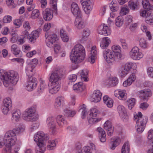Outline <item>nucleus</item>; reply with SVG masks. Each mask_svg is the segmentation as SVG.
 Returning a JSON list of instances; mask_svg holds the SVG:
<instances>
[{
  "instance_id": "11",
  "label": "nucleus",
  "mask_w": 153,
  "mask_h": 153,
  "mask_svg": "<svg viewBox=\"0 0 153 153\" xmlns=\"http://www.w3.org/2000/svg\"><path fill=\"white\" fill-rule=\"evenodd\" d=\"M45 37L46 43L47 46L49 47H51L53 44L55 42L57 39V36L55 34L48 35V33H46Z\"/></svg>"
},
{
  "instance_id": "54",
  "label": "nucleus",
  "mask_w": 153,
  "mask_h": 153,
  "mask_svg": "<svg viewBox=\"0 0 153 153\" xmlns=\"http://www.w3.org/2000/svg\"><path fill=\"white\" fill-rule=\"evenodd\" d=\"M56 146L55 141L53 140L49 141V144L47 146V149L49 150H53Z\"/></svg>"
},
{
  "instance_id": "9",
  "label": "nucleus",
  "mask_w": 153,
  "mask_h": 153,
  "mask_svg": "<svg viewBox=\"0 0 153 153\" xmlns=\"http://www.w3.org/2000/svg\"><path fill=\"white\" fill-rule=\"evenodd\" d=\"M129 55L131 58L135 60H139L143 56L141 52L139 51V49L137 47L133 48L129 52Z\"/></svg>"
},
{
  "instance_id": "61",
  "label": "nucleus",
  "mask_w": 153,
  "mask_h": 153,
  "mask_svg": "<svg viewBox=\"0 0 153 153\" xmlns=\"http://www.w3.org/2000/svg\"><path fill=\"white\" fill-rule=\"evenodd\" d=\"M147 73L149 77L153 78V68H149L147 69Z\"/></svg>"
},
{
  "instance_id": "51",
  "label": "nucleus",
  "mask_w": 153,
  "mask_h": 153,
  "mask_svg": "<svg viewBox=\"0 0 153 153\" xmlns=\"http://www.w3.org/2000/svg\"><path fill=\"white\" fill-rule=\"evenodd\" d=\"M127 102L128 108L131 110L134 105L135 102V99L134 98H131L127 100Z\"/></svg>"
},
{
  "instance_id": "23",
  "label": "nucleus",
  "mask_w": 153,
  "mask_h": 153,
  "mask_svg": "<svg viewBox=\"0 0 153 153\" xmlns=\"http://www.w3.org/2000/svg\"><path fill=\"white\" fill-rule=\"evenodd\" d=\"M117 108L120 115L122 118L127 119L128 117L124 107L122 105H119L118 106Z\"/></svg>"
},
{
  "instance_id": "14",
  "label": "nucleus",
  "mask_w": 153,
  "mask_h": 153,
  "mask_svg": "<svg viewBox=\"0 0 153 153\" xmlns=\"http://www.w3.org/2000/svg\"><path fill=\"white\" fill-rule=\"evenodd\" d=\"M99 34L104 35L105 36L109 35L111 33V31L107 26L101 25L99 26L97 29Z\"/></svg>"
},
{
  "instance_id": "60",
  "label": "nucleus",
  "mask_w": 153,
  "mask_h": 153,
  "mask_svg": "<svg viewBox=\"0 0 153 153\" xmlns=\"http://www.w3.org/2000/svg\"><path fill=\"white\" fill-rule=\"evenodd\" d=\"M13 23L16 28L19 27L22 25V22L20 19H16L14 21Z\"/></svg>"
},
{
  "instance_id": "64",
  "label": "nucleus",
  "mask_w": 153,
  "mask_h": 153,
  "mask_svg": "<svg viewBox=\"0 0 153 153\" xmlns=\"http://www.w3.org/2000/svg\"><path fill=\"white\" fill-rule=\"evenodd\" d=\"M149 18V19H146L145 20L146 23L150 24L153 23V14L151 13V15Z\"/></svg>"
},
{
  "instance_id": "32",
  "label": "nucleus",
  "mask_w": 153,
  "mask_h": 153,
  "mask_svg": "<svg viewBox=\"0 0 153 153\" xmlns=\"http://www.w3.org/2000/svg\"><path fill=\"white\" fill-rule=\"evenodd\" d=\"M56 120L57 123L59 126H62L66 123V121L62 115H58L56 118Z\"/></svg>"
},
{
  "instance_id": "1",
  "label": "nucleus",
  "mask_w": 153,
  "mask_h": 153,
  "mask_svg": "<svg viewBox=\"0 0 153 153\" xmlns=\"http://www.w3.org/2000/svg\"><path fill=\"white\" fill-rule=\"evenodd\" d=\"M63 74V70L62 69H56L51 74L49 79L50 93L52 94H56L59 91V82Z\"/></svg>"
},
{
  "instance_id": "7",
  "label": "nucleus",
  "mask_w": 153,
  "mask_h": 153,
  "mask_svg": "<svg viewBox=\"0 0 153 153\" xmlns=\"http://www.w3.org/2000/svg\"><path fill=\"white\" fill-rule=\"evenodd\" d=\"M23 117L26 121H34L38 119L39 116L35 113V110L33 108H30L23 113Z\"/></svg>"
},
{
  "instance_id": "25",
  "label": "nucleus",
  "mask_w": 153,
  "mask_h": 153,
  "mask_svg": "<svg viewBox=\"0 0 153 153\" xmlns=\"http://www.w3.org/2000/svg\"><path fill=\"white\" fill-rule=\"evenodd\" d=\"M140 93L144 101L147 100L148 97L152 95L151 91L149 89H144L140 91Z\"/></svg>"
},
{
  "instance_id": "34",
  "label": "nucleus",
  "mask_w": 153,
  "mask_h": 153,
  "mask_svg": "<svg viewBox=\"0 0 153 153\" xmlns=\"http://www.w3.org/2000/svg\"><path fill=\"white\" fill-rule=\"evenodd\" d=\"M37 146L36 148V153H43L45 150L44 147V143H37Z\"/></svg>"
},
{
  "instance_id": "48",
  "label": "nucleus",
  "mask_w": 153,
  "mask_h": 153,
  "mask_svg": "<svg viewBox=\"0 0 153 153\" xmlns=\"http://www.w3.org/2000/svg\"><path fill=\"white\" fill-rule=\"evenodd\" d=\"M11 51L15 55H18L20 52L17 45L15 44H13L12 45Z\"/></svg>"
},
{
  "instance_id": "53",
  "label": "nucleus",
  "mask_w": 153,
  "mask_h": 153,
  "mask_svg": "<svg viewBox=\"0 0 153 153\" xmlns=\"http://www.w3.org/2000/svg\"><path fill=\"white\" fill-rule=\"evenodd\" d=\"M121 73L120 75L121 76L124 77L127 74L129 71V70L127 68L124 66L122 67L120 70Z\"/></svg>"
},
{
  "instance_id": "16",
  "label": "nucleus",
  "mask_w": 153,
  "mask_h": 153,
  "mask_svg": "<svg viewBox=\"0 0 153 153\" xmlns=\"http://www.w3.org/2000/svg\"><path fill=\"white\" fill-rule=\"evenodd\" d=\"M71 11L73 14L76 17H82L80 10L77 4L75 3H73L71 5Z\"/></svg>"
},
{
  "instance_id": "29",
  "label": "nucleus",
  "mask_w": 153,
  "mask_h": 153,
  "mask_svg": "<svg viewBox=\"0 0 153 153\" xmlns=\"http://www.w3.org/2000/svg\"><path fill=\"white\" fill-rule=\"evenodd\" d=\"M64 102V98L62 97H57L56 100L55 107L56 109L59 108L62 106Z\"/></svg>"
},
{
  "instance_id": "38",
  "label": "nucleus",
  "mask_w": 153,
  "mask_h": 153,
  "mask_svg": "<svg viewBox=\"0 0 153 153\" xmlns=\"http://www.w3.org/2000/svg\"><path fill=\"white\" fill-rule=\"evenodd\" d=\"M37 85V82H27V85L26 86V89L28 91H31L35 88Z\"/></svg>"
},
{
  "instance_id": "43",
  "label": "nucleus",
  "mask_w": 153,
  "mask_h": 153,
  "mask_svg": "<svg viewBox=\"0 0 153 153\" xmlns=\"http://www.w3.org/2000/svg\"><path fill=\"white\" fill-rule=\"evenodd\" d=\"M47 84H46L45 82L43 80H41L38 89V91L39 93L42 92L47 88Z\"/></svg>"
},
{
  "instance_id": "4",
  "label": "nucleus",
  "mask_w": 153,
  "mask_h": 153,
  "mask_svg": "<svg viewBox=\"0 0 153 153\" xmlns=\"http://www.w3.org/2000/svg\"><path fill=\"white\" fill-rule=\"evenodd\" d=\"M25 129L23 127H19L13 128L12 130H10L7 132L5 134L4 137V141L7 143L6 146L8 145L11 146L15 143L16 141V135L23 132Z\"/></svg>"
},
{
  "instance_id": "63",
  "label": "nucleus",
  "mask_w": 153,
  "mask_h": 153,
  "mask_svg": "<svg viewBox=\"0 0 153 153\" xmlns=\"http://www.w3.org/2000/svg\"><path fill=\"white\" fill-rule=\"evenodd\" d=\"M149 106L148 104L146 102L142 103L140 104V108L143 110H145L147 109Z\"/></svg>"
},
{
  "instance_id": "26",
  "label": "nucleus",
  "mask_w": 153,
  "mask_h": 153,
  "mask_svg": "<svg viewBox=\"0 0 153 153\" xmlns=\"http://www.w3.org/2000/svg\"><path fill=\"white\" fill-rule=\"evenodd\" d=\"M136 79V76L134 74H132L123 83L124 86L126 87L130 85Z\"/></svg>"
},
{
  "instance_id": "2",
  "label": "nucleus",
  "mask_w": 153,
  "mask_h": 153,
  "mask_svg": "<svg viewBox=\"0 0 153 153\" xmlns=\"http://www.w3.org/2000/svg\"><path fill=\"white\" fill-rule=\"evenodd\" d=\"M19 77L17 72L12 71L10 72H5L0 70V79L6 87H8L11 83L13 85L16 84Z\"/></svg>"
},
{
  "instance_id": "20",
  "label": "nucleus",
  "mask_w": 153,
  "mask_h": 153,
  "mask_svg": "<svg viewBox=\"0 0 153 153\" xmlns=\"http://www.w3.org/2000/svg\"><path fill=\"white\" fill-rule=\"evenodd\" d=\"M114 94L120 100H125L126 98V91L124 90H116L114 91Z\"/></svg>"
},
{
  "instance_id": "58",
  "label": "nucleus",
  "mask_w": 153,
  "mask_h": 153,
  "mask_svg": "<svg viewBox=\"0 0 153 153\" xmlns=\"http://www.w3.org/2000/svg\"><path fill=\"white\" fill-rule=\"evenodd\" d=\"M12 19V17L10 16H4L3 19V22L4 23H8L10 22Z\"/></svg>"
},
{
  "instance_id": "40",
  "label": "nucleus",
  "mask_w": 153,
  "mask_h": 153,
  "mask_svg": "<svg viewBox=\"0 0 153 153\" xmlns=\"http://www.w3.org/2000/svg\"><path fill=\"white\" fill-rule=\"evenodd\" d=\"M79 111L80 113H81L82 118L84 119L87 114V110L86 106L85 105L81 106Z\"/></svg>"
},
{
  "instance_id": "3",
  "label": "nucleus",
  "mask_w": 153,
  "mask_h": 153,
  "mask_svg": "<svg viewBox=\"0 0 153 153\" xmlns=\"http://www.w3.org/2000/svg\"><path fill=\"white\" fill-rule=\"evenodd\" d=\"M85 53L84 47L80 44L76 45L72 49L70 55L71 60L75 63L82 61L85 58Z\"/></svg>"
},
{
  "instance_id": "30",
  "label": "nucleus",
  "mask_w": 153,
  "mask_h": 153,
  "mask_svg": "<svg viewBox=\"0 0 153 153\" xmlns=\"http://www.w3.org/2000/svg\"><path fill=\"white\" fill-rule=\"evenodd\" d=\"M38 63V60L34 58L32 59V61L30 62V64L29 65V67L27 68V69H26L27 72L28 73L32 72L35 66Z\"/></svg>"
},
{
  "instance_id": "50",
  "label": "nucleus",
  "mask_w": 153,
  "mask_h": 153,
  "mask_svg": "<svg viewBox=\"0 0 153 153\" xmlns=\"http://www.w3.org/2000/svg\"><path fill=\"white\" fill-rule=\"evenodd\" d=\"M3 106L9 107H11V100L10 98H6L3 101Z\"/></svg>"
},
{
  "instance_id": "31",
  "label": "nucleus",
  "mask_w": 153,
  "mask_h": 153,
  "mask_svg": "<svg viewBox=\"0 0 153 153\" xmlns=\"http://www.w3.org/2000/svg\"><path fill=\"white\" fill-rule=\"evenodd\" d=\"M139 4V3L138 1H133L131 0L128 3V5L129 8L134 10L137 9Z\"/></svg>"
},
{
  "instance_id": "45",
  "label": "nucleus",
  "mask_w": 153,
  "mask_h": 153,
  "mask_svg": "<svg viewBox=\"0 0 153 153\" xmlns=\"http://www.w3.org/2000/svg\"><path fill=\"white\" fill-rule=\"evenodd\" d=\"M139 45L140 47L143 49H146L148 48V45L146 40L143 39L141 38L139 40Z\"/></svg>"
},
{
  "instance_id": "57",
  "label": "nucleus",
  "mask_w": 153,
  "mask_h": 153,
  "mask_svg": "<svg viewBox=\"0 0 153 153\" xmlns=\"http://www.w3.org/2000/svg\"><path fill=\"white\" fill-rule=\"evenodd\" d=\"M113 4L112 2L110 4V7L111 11L115 12L119 10V7L117 6L115 4Z\"/></svg>"
},
{
  "instance_id": "49",
  "label": "nucleus",
  "mask_w": 153,
  "mask_h": 153,
  "mask_svg": "<svg viewBox=\"0 0 153 153\" xmlns=\"http://www.w3.org/2000/svg\"><path fill=\"white\" fill-rule=\"evenodd\" d=\"M40 12L39 10L35 9L34 10L31 16V18L32 19H35L39 17Z\"/></svg>"
},
{
  "instance_id": "6",
  "label": "nucleus",
  "mask_w": 153,
  "mask_h": 153,
  "mask_svg": "<svg viewBox=\"0 0 153 153\" xmlns=\"http://www.w3.org/2000/svg\"><path fill=\"white\" fill-rule=\"evenodd\" d=\"M142 116L141 113L139 112L137 115L134 116V120L136 123V128L137 132L139 133H142L143 131L147 122L146 118H143Z\"/></svg>"
},
{
  "instance_id": "55",
  "label": "nucleus",
  "mask_w": 153,
  "mask_h": 153,
  "mask_svg": "<svg viewBox=\"0 0 153 153\" xmlns=\"http://www.w3.org/2000/svg\"><path fill=\"white\" fill-rule=\"evenodd\" d=\"M134 65V64L132 62H129L126 63L124 65L129 71L132 68L134 69L136 68V67L135 66H134V67H133Z\"/></svg>"
},
{
  "instance_id": "8",
  "label": "nucleus",
  "mask_w": 153,
  "mask_h": 153,
  "mask_svg": "<svg viewBox=\"0 0 153 153\" xmlns=\"http://www.w3.org/2000/svg\"><path fill=\"white\" fill-rule=\"evenodd\" d=\"M49 139V136L46 134H45L42 131L38 132L34 136V140L37 143H44V142L46 141Z\"/></svg>"
},
{
  "instance_id": "19",
  "label": "nucleus",
  "mask_w": 153,
  "mask_h": 153,
  "mask_svg": "<svg viewBox=\"0 0 153 153\" xmlns=\"http://www.w3.org/2000/svg\"><path fill=\"white\" fill-rule=\"evenodd\" d=\"M104 127L105 130L107 131V134L108 136H111L113 134L114 128L112 127L111 123L109 121H106L104 124Z\"/></svg>"
},
{
  "instance_id": "52",
  "label": "nucleus",
  "mask_w": 153,
  "mask_h": 153,
  "mask_svg": "<svg viewBox=\"0 0 153 153\" xmlns=\"http://www.w3.org/2000/svg\"><path fill=\"white\" fill-rule=\"evenodd\" d=\"M118 83L117 79L116 77L112 78L108 82V84L111 86H115L118 84Z\"/></svg>"
},
{
  "instance_id": "36",
  "label": "nucleus",
  "mask_w": 153,
  "mask_h": 153,
  "mask_svg": "<svg viewBox=\"0 0 153 153\" xmlns=\"http://www.w3.org/2000/svg\"><path fill=\"white\" fill-rule=\"evenodd\" d=\"M142 3L144 8L151 10H153V6L150 4L148 0H143Z\"/></svg>"
},
{
  "instance_id": "15",
  "label": "nucleus",
  "mask_w": 153,
  "mask_h": 153,
  "mask_svg": "<svg viewBox=\"0 0 153 153\" xmlns=\"http://www.w3.org/2000/svg\"><path fill=\"white\" fill-rule=\"evenodd\" d=\"M102 93L99 90H96L94 91L92 94L91 100L92 102H100L101 99Z\"/></svg>"
},
{
  "instance_id": "12",
  "label": "nucleus",
  "mask_w": 153,
  "mask_h": 153,
  "mask_svg": "<svg viewBox=\"0 0 153 153\" xmlns=\"http://www.w3.org/2000/svg\"><path fill=\"white\" fill-rule=\"evenodd\" d=\"M85 13L89 14L92 8V5L90 0H81Z\"/></svg>"
},
{
  "instance_id": "33",
  "label": "nucleus",
  "mask_w": 153,
  "mask_h": 153,
  "mask_svg": "<svg viewBox=\"0 0 153 153\" xmlns=\"http://www.w3.org/2000/svg\"><path fill=\"white\" fill-rule=\"evenodd\" d=\"M76 114L75 111L69 110L68 108H66L64 110L63 114L66 117H72Z\"/></svg>"
},
{
  "instance_id": "56",
  "label": "nucleus",
  "mask_w": 153,
  "mask_h": 153,
  "mask_svg": "<svg viewBox=\"0 0 153 153\" xmlns=\"http://www.w3.org/2000/svg\"><path fill=\"white\" fill-rule=\"evenodd\" d=\"M112 52L114 53H115V54L117 53H120V47L118 45H114L112 47Z\"/></svg>"
},
{
  "instance_id": "17",
  "label": "nucleus",
  "mask_w": 153,
  "mask_h": 153,
  "mask_svg": "<svg viewBox=\"0 0 153 153\" xmlns=\"http://www.w3.org/2000/svg\"><path fill=\"white\" fill-rule=\"evenodd\" d=\"M47 122L48 123V127L51 129L53 133L55 132L56 123L54 118L53 117H49L47 119Z\"/></svg>"
},
{
  "instance_id": "22",
  "label": "nucleus",
  "mask_w": 153,
  "mask_h": 153,
  "mask_svg": "<svg viewBox=\"0 0 153 153\" xmlns=\"http://www.w3.org/2000/svg\"><path fill=\"white\" fill-rule=\"evenodd\" d=\"M99 133V137L100 141L102 142H105L106 140V134L104 129L99 127L97 128Z\"/></svg>"
},
{
  "instance_id": "39",
  "label": "nucleus",
  "mask_w": 153,
  "mask_h": 153,
  "mask_svg": "<svg viewBox=\"0 0 153 153\" xmlns=\"http://www.w3.org/2000/svg\"><path fill=\"white\" fill-rule=\"evenodd\" d=\"M121 153H129V145L128 142L126 141L123 145L121 149Z\"/></svg>"
},
{
  "instance_id": "42",
  "label": "nucleus",
  "mask_w": 153,
  "mask_h": 153,
  "mask_svg": "<svg viewBox=\"0 0 153 153\" xmlns=\"http://www.w3.org/2000/svg\"><path fill=\"white\" fill-rule=\"evenodd\" d=\"M116 25L118 27L122 26L123 24V19L122 16H118L115 20Z\"/></svg>"
},
{
  "instance_id": "28",
  "label": "nucleus",
  "mask_w": 153,
  "mask_h": 153,
  "mask_svg": "<svg viewBox=\"0 0 153 153\" xmlns=\"http://www.w3.org/2000/svg\"><path fill=\"white\" fill-rule=\"evenodd\" d=\"M111 42L110 39L108 37H105L103 38L100 44L101 48L104 49L108 47Z\"/></svg>"
},
{
  "instance_id": "46",
  "label": "nucleus",
  "mask_w": 153,
  "mask_h": 153,
  "mask_svg": "<svg viewBox=\"0 0 153 153\" xmlns=\"http://www.w3.org/2000/svg\"><path fill=\"white\" fill-rule=\"evenodd\" d=\"M100 114L99 111L96 108H93L91 110L89 116L93 117H96Z\"/></svg>"
},
{
  "instance_id": "21",
  "label": "nucleus",
  "mask_w": 153,
  "mask_h": 153,
  "mask_svg": "<svg viewBox=\"0 0 153 153\" xmlns=\"http://www.w3.org/2000/svg\"><path fill=\"white\" fill-rule=\"evenodd\" d=\"M85 88V85H84L82 82H79L75 84L73 86L74 90L78 92H81L84 91Z\"/></svg>"
},
{
  "instance_id": "41",
  "label": "nucleus",
  "mask_w": 153,
  "mask_h": 153,
  "mask_svg": "<svg viewBox=\"0 0 153 153\" xmlns=\"http://www.w3.org/2000/svg\"><path fill=\"white\" fill-rule=\"evenodd\" d=\"M90 31L88 28H85L83 30L82 41H86L87 37L90 34Z\"/></svg>"
},
{
  "instance_id": "5",
  "label": "nucleus",
  "mask_w": 153,
  "mask_h": 153,
  "mask_svg": "<svg viewBox=\"0 0 153 153\" xmlns=\"http://www.w3.org/2000/svg\"><path fill=\"white\" fill-rule=\"evenodd\" d=\"M51 3L52 6V9L50 8H46L42 13L44 19L47 21H49L52 19L53 13L56 14L57 13L56 0H51Z\"/></svg>"
},
{
  "instance_id": "47",
  "label": "nucleus",
  "mask_w": 153,
  "mask_h": 153,
  "mask_svg": "<svg viewBox=\"0 0 153 153\" xmlns=\"http://www.w3.org/2000/svg\"><path fill=\"white\" fill-rule=\"evenodd\" d=\"M88 75V70L86 69L82 70L81 73V76L82 77V79L84 81H88L87 76Z\"/></svg>"
},
{
  "instance_id": "35",
  "label": "nucleus",
  "mask_w": 153,
  "mask_h": 153,
  "mask_svg": "<svg viewBox=\"0 0 153 153\" xmlns=\"http://www.w3.org/2000/svg\"><path fill=\"white\" fill-rule=\"evenodd\" d=\"M21 114V112L18 109L15 110L13 114L12 120L16 121H19L20 118V115Z\"/></svg>"
},
{
  "instance_id": "18",
  "label": "nucleus",
  "mask_w": 153,
  "mask_h": 153,
  "mask_svg": "<svg viewBox=\"0 0 153 153\" xmlns=\"http://www.w3.org/2000/svg\"><path fill=\"white\" fill-rule=\"evenodd\" d=\"M39 36V32L38 30H34L32 31L30 34L27 36V38L29 41L31 43H34L36 42V39Z\"/></svg>"
},
{
  "instance_id": "13",
  "label": "nucleus",
  "mask_w": 153,
  "mask_h": 153,
  "mask_svg": "<svg viewBox=\"0 0 153 153\" xmlns=\"http://www.w3.org/2000/svg\"><path fill=\"white\" fill-rule=\"evenodd\" d=\"M74 25L79 30H81L85 27L86 23L82 17H76L74 22Z\"/></svg>"
},
{
  "instance_id": "37",
  "label": "nucleus",
  "mask_w": 153,
  "mask_h": 153,
  "mask_svg": "<svg viewBox=\"0 0 153 153\" xmlns=\"http://www.w3.org/2000/svg\"><path fill=\"white\" fill-rule=\"evenodd\" d=\"M151 11L149 10H143L140 11V15L146 18H148L151 15Z\"/></svg>"
},
{
  "instance_id": "10",
  "label": "nucleus",
  "mask_w": 153,
  "mask_h": 153,
  "mask_svg": "<svg viewBox=\"0 0 153 153\" xmlns=\"http://www.w3.org/2000/svg\"><path fill=\"white\" fill-rule=\"evenodd\" d=\"M104 57L106 62L110 64L114 62L115 58L113 52L111 51L108 49H105L103 52Z\"/></svg>"
},
{
  "instance_id": "27",
  "label": "nucleus",
  "mask_w": 153,
  "mask_h": 153,
  "mask_svg": "<svg viewBox=\"0 0 153 153\" xmlns=\"http://www.w3.org/2000/svg\"><path fill=\"white\" fill-rule=\"evenodd\" d=\"M103 100L104 103L109 108H111L113 106V101L112 99L107 96H104Z\"/></svg>"
},
{
  "instance_id": "62",
  "label": "nucleus",
  "mask_w": 153,
  "mask_h": 153,
  "mask_svg": "<svg viewBox=\"0 0 153 153\" xmlns=\"http://www.w3.org/2000/svg\"><path fill=\"white\" fill-rule=\"evenodd\" d=\"M96 47L95 46H94L91 48V56H93V57H96L97 52L96 50Z\"/></svg>"
},
{
  "instance_id": "59",
  "label": "nucleus",
  "mask_w": 153,
  "mask_h": 153,
  "mask_svg": "<svg viewBox=\"0 0 153 153\" xmlns=\"http://www.w3.org/2000/svg\"><path fill=\"white\" fill-rule=\"evenodd\" d=\"M81 153H92L89 147L85 146L83 148L81 151Z\"/></svg>"
},
{
  "instance_id": "44",
  "label": "nucleus",
  "mask_w": 153,
  "mask_h": 153,
  "mask_svg": "<svg viewBox=\"0 0 153 153\" xmlns=\"http://www.w3.org/2000/svg\"><path fill=\"white\" fill-rule=\"evenodd\" d=\"M101 119L100 118H97V117H93L88 116V123L90 124H93L96 123L100 121Z\"/></svg>"
},
{
  "instance_id": "24",
  "label": "nucleus",
  "mask_w": 153,
  "mask_h": 153,
  "mask_svg": "<svg viewBox=\"0 0 153 153\" xmlns=\"http://www.w3.org/2000/svg\"><path fill=\"white\" fill-rule=\"evenodd\" d=\"M120 142V140L119 137H114L111 140L110 143V147L114 150L115 147L118 145Z\"/></svg>"
}]
</instances>
